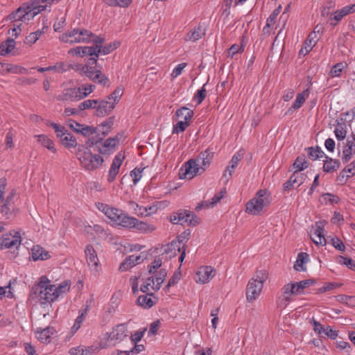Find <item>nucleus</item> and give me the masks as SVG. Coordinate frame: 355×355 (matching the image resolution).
Returning <instances> with one entry per match:
<instances>
[{
    "mask_svg": "<svg viewBox=\"0 0 355 355\" xmlns=\"http://www.w3.org/2000/svg\"><path fill=\"white\" fill-rule=\"evenodd\" d=\"M355 153V136L352 135L347 140V144L343 151L342 159L345 162H348Z\"/></svg>",
    "mask_w": 355,
    "mask_h": 355,
    "instance_id": "nucleus-27",
    "label": "nucleus"
},
{
    "mask_svg": "<svg viewBox=\"0 0 355 355\" xmlns=\"http://www.w3.org/2000/svg\"><path fill=\"white\" fill-rule=\"evenodd\" d=\"M54 333L52 327H48L44 329H37L35 331V337L38 340L43 343H48L51 340V336Z\"/></svg>",
    "mask_w": 355,
    "mask_h": 355,
    "instance_id": "nucleus-28",
    "label": "nucleus"
},
{
    "mask_svg": "<svg viewBox=\"0 0 355 355\" xmlns=\"http://www.w3.org/2000/svg\"><path fill=\"white\" fill-rule=\"evenodd\" d=\"M98 128H96L93 126L83 125L80 133L83 136L87 137L89 139L91 145H95L103 140V137L100 136L98 132Z\"/></svg>",
    "mask_w": 355,
    "mask_h": 355,
    "instance_id": "nucleus-19",
    "label": "nucleus"
},
{
    "mask_svg": "<svg viewBox=\"0 0 355 355\" xmlns=\"http://www.w3.org/2000/svg\"><path fill=\"white\" fill-rule=\"evenodd\" d=\"M21 242V236L19 232L15 230L10 231L1 236V248L17 250ZM11 257H15L17 254L13 251L11 252Z\"/></svg>",
    "mask_w": 355,
    "mask_h": 355,
    "instance_id": "nucleus-10",
    "label": "nucleus"
},
{
    "mask_svg": "<svg viewBox=\"0 0 355 355\" xmlns=\"http://www.w3.org/2000/svg\"><path fill=\"white\" fill-rule=\"evenodd\" d=\"M60 0H34L23 3L15 11L10 13L6 18V21L14 22L12 26L8 30V34L17 37L21 33V22H28L41 11L46 9L51 4Z\"/></svg>",
    "mask_w": 355,
    "mask_h": 355,
    "instance_id": "nucleus-1",
    "label": "nucleus"
},
{
    "mask_svg": "<svg viewBox=\"0 0 355 355\" xmlns=\"http://www.w3.org/2000/svg\"><path fill=\"white\" fill-rule=\"evenodd\" d=\"M182 243V240H178V241H172L171 243L168 244L165 248V252L169 253L171 252V254H170V257L175 256L177 254V252H180L181 248L184 247V245Z\"/></svg>",
    "mask_w": 355,
    "mask_h": 355,
    "instance_id": "nucleus-39",
    "label": "nucleus"
},
{
    "mask_svg": "<svg viewBox=\"0 0 355 355\" xmlns=\"http://www.w3.org/2000/svg\"><path fill=\"white\" fill-rule=\"evenodd\" d=\"M268 278V272L264 270H257L254 275L249 280L246 287V299L252 302L257 299L263 287V284Z\"/></svg>",
    "mask_w": 355,
    "mask_h": 355,
    "instance_id": "nucleus-3",
    "label": "nucleus"
},
{
    "mask_svg": "<svg viewBox=\"0 0 355 355\" xmlns=\"http://www.w3.org/2000/svg\"><path fill=\"white\" fill-rule=\"evenodd\" d=\"M104 1L109 6L127 8L131 4L132 0H104Z\"/></svg>",
    "mask_w": 355,
    "mask_h": 355,
    "instance_id": "nucleus-46",
    "label": "nucleus"
},
{
    "mask_svg": "<svg viewBox=\"0 0 355 355\" xmlns=\"http://www.w3.org/2000/svg\"><path fill=\"white\" fill-rule=\"evenodd\" d=\"M310 94L309 89H306L302 92L297 94L296 98L293 104L288 108L287 112L291 113L294 110H298L304 103L306 99L309 97Z\"/></svg>",
    "mask_w": 355,
    "mask_h": 355,
    "instance_id": "nucleus-29",
    "label": "nucleus"
},
{
    "mask_svg": "<svg viewBox=\"0 0 355 355\" xmlns=\"http://www.w3.org/2000/svg\"><path fill=\"white\" fill-rule=\"evenodd\" d=\"M282 296L279 297V306L286 307L291 300V295L293 294H297L294 283L284 285V286L282 289Z\"/></svg>",
    "mask_w": 355,
    "mask_h": 355,
    "instance_id": "nucleus-20",
    "label": "nucleus"
},
{
    "mask_svg": "<svg viewBox=\"0 0 355 355\" xmlns=\"http://www.w3.org/2000/svg\"><path fill=\"white\" fill-rule=\"evenodd\" d=\"M309 157L313 160H315L322 157L324 155V152L319 147H309L307 148Z\"/></svg>",
    "mask_w": 355,
    "mask_h": 355,
    "instance_id": "nucleus-48",
    "label": "nucleus"
},
{
    "mask_svg": "<svg viewBox=\"0 0 355 355\" xmlns=\"http://www.w3.org/2000/svg\"><path fill=\"white\" fill-rule=\"evenodd\" d=\"M334 133L338 140H344L347 135L345 125L344 123L338 124L335 128Z\"/></svg>",
    "mask_w": 355,
    "mask_h": 355,
    "instance_id": "nucleus-51",
    "label": "nucleus"
},
{
    "mask_svg": "<svg viewBox=\"0 0 355 355\" xmlns=\"http://www.w3.org/2000/svg\"><path fill=\"white\" fill-rule=\"evenodd\" d=\"M322 197L326 204L334 205L337 204L340 200L338 196L333 195L329 193L323 194Z\"/></svg>",
    "mask_w": 355,
    "mask_h": 355,
    "instance_id": "nucleus-63",
    "label": "nucleus"
},
{
    "mask_svg": "<svg viewBox=\"0 0 355 355\" xmlns=\"http://www.w3.org/2000/svg\"><path fill=\"white\" fill-rule=\"evenodd\" d=\"M326 159L324 161L323 170L326 173H333L336 171L339 166L340 162L338 160L330 158L324 155Z\"/></svg>",
    "mask_w": 355,
    "mask_h": 355,
    "instance_id": "nucleus-36",
    "label": "nucleus"
},
{
    "mask_svg": "<svg viewBox=\"0 0 355 355\" xmlns=\"http://www.w3.org/2000/svg\"><path fill=\"white\" fill-rule=\"evenodd\" d=\"M112 124L113 121L112 119H110L109 120L103 123L98 130L100 133V136L103 137V138L110 132Z\"/></svg>",
    "mask_w": 355,
    "mask_h": 355,
    "instance_id": "nucleus-54",
    "label": "nucleus"
},
{
    "mask_svg": "<svg viewBox=\"0 0 355 355\" xmlns=\"http://www.w3.org/2000/svg\"><path fill=\"white\" fill-rule=\"evenodd\" d=\"M94 115L96 116L103 117L110 114L114 109V103H112L108 99H96Z\"/></svg>",
    "mask_w": 355,
    "mask_h": 355,
    "instance_id": "nucleus-16",
    "label": "nucleus"
},
{
    "mask_svg": "<svg viewBox=\"0 0 355 355\" xmlns=\"http://www.w3.org/2000/svg\"><path fill=\"white\" fill-rule=\"evenodd\" d=\"M32 258L34 261L47 260L50 259L49 252L40 245H35L31 249Z\"/></svg>",
    "mask_w": 355,
    "mask_h": 355,
    "instance_id": "nucleus-30",
    "label": "nucleus"
},
{
    "mask_svg": "<svg viewBox=\"0 0 355 355\" xmlns=\"http://www.w3.org/2000/svg\"><path fill=\"white\" fill-rule=\"evenodd\" d=\"M120 44L121 42L119 41H114L113 42L105 45L103 47L101 46V53L103 55L109 54L117 49Z\"/></svg>",
    "mask_w": 355,
    "mask_h": 355,
    "instance_id": "nucleus-58",
    "label": "nucleus"
},
{
    "mask_svg": "<svg viewBox=\"0 0 355 355\" xmlns=\"http://www.w3.org/2000/svg\"><path fill=\"white\" fill-rule=\"evenodd\" d=\"M85 254L89 272L94 277L98 276L102 268L97 253L93 246L91 245H86Z\"/></svg>",
    "mask_w": 355,
    "mask_h": 355,
    "instance_id": "nucleus-9",
    "label": "nucleus"
},
{
    "mask_svg": "<svg viewBox=\"0 0 355 355\" xmlns=\"http://www.w3.org/2000/svg\"><path fill=\"white\" fill-rule=\"evenodd\" d=\"M244 50L243 44H233L232 45L227 51V56L230 58H233L236 53H241Z\"/></svg>",
    "mask_w": 355,
    "mask_h": 355,
    "instance_id": "nucleus-62",
    "label": "nucleus"
},
{
    "mask_svg": "<svg viewBox=\"0 0 355 355\" xmlns=\"http://www.w3.org/2000/svg\"><path fill=\"white\" fill-rule=\"evenodd\" d=\"M243 154L241 151L237 152L232 156L230 164L226 167L223 174L222 180L225 184H227L231 179L235 168L243 158Z\"/></svg>",
    "mask_w": 355,
    "mask_h": 355,
    "instance_id": "nucleus-14",
    "label": "nucleus"
},
{
    "mask_svg": "<svg viewBox=\"0 0 355 355\" xmlns=\"http://www.w3.org/2000/svg\"><path fill=\"white\" fill-rule=\"evenodd\" d=\"M206 34V28L204 25L199 24L193 27L186 35L184 40L189 42H196L202 38Z\"/></svg>",
    "mask_w": 355,
    "mask_h": 355,
    "instance_id": "nucleus-22",
    "label": "nucleus"
},
{
    "mask_svg": "<svg viewBox=\"0 0 355 355\" xmlns=\"http://www.w3.org/2000/svg\"><path fill=\"white\" fill-rule=\"evenodd\" d=\"M76 156L81 166L87 171H94L103 163V159L101 155L92 154L89 148L83 145L78 146Z\"/></svg>",
    "mask_w": 355,
    "mask_h": 355,
    "instance_id": "nucleus-4",
    "label": "nucleus"
},
{
    "mask_svg": "<svg viewBox=\"0 0 355 355\" xmlns=\"http://www.w3.org/2000/svg\"><path fill=\"white\" fill-rule=\"evenodd\" d=\"M215 274V270L211 266H201L196 272L195 280L198 284H205L209 282Z\"/></svg>",
    "mask_w": 355,
    "mask_h": 355,
    "instance_id": "nucleus-13",
    "label": "nucleus"
},
{
    "mask_svg": "<svg viewBox=\"0 0 355 355\" xmlns=\"http://www.w3.org/2000/svg\"><path fill=\"white\" fill-rule=\"evenodd\" d=\"M212 159V153L208 149L201 152L196 159H193L201 169V172H204L210 165Z\"/></svg>",
    "mask_w": 355,
    "mask_h": 355,
    "instance_id": "nucleus-25",
    "label": "nucleus"
},
{
    "mask_svg": "<svg viewBox=\"0 0 355 355\" xmlns=\"http://www.w3.org/2000/svg\"><path fill=\"white\" fill-rule=\"evenodd\" d=\"M56 98L60 101H76L74 88L69 87L64 89Z\"/></svg>",
    "mask_w": 355,
    "mask_h": 355,
    "instance_id": "nucleus-37",
    "label": "nucleus"
},
{
    "mask_svg": "<svg viewBox=\"0 0 355 355\" xmlns=\"http://www.w3.org/2000/svg\"><path fill=\"white\" fill-rule=\"evenodd\" d=\"M116 137H110L107 139L103 144V148L101 149V153H106L110 149H113L116 146Z\"/></svg>",
    "mask_w": 355,
    "mask_h": 355,
    "instance_id": "nucleus-50",
    "label": "nucleus"
},
{
    "mask_svg": "<svg viewBox=\"0 0 355 355\" xmlns=\"http://www.w3.org/2000/svg\"><path fill=\"white\" fill-rule=\"evenodd\" d=\"M97 208L105 214L115 225L124 227L123 221H126L125 218L129 216L125 214L121 209L110 207L108 205L98 202L96 205Z\"/></svg>",
    "mask_w": 355,
    "mask_h": 355,
    "instance_id": "nucleus-8",
    "label": "nucleus"
},
{
    "mask_svg": "<svg viewBox=\"0 0 355 355\" xmlns=\"http://www.w3.org/2000/svg\"><path fill=\"white\" fill-rule=\"evenodd\" d=\"M193 214L189 211H184L181 212L174 213L170 216V221L173 224L184 225V223H192Z\"/></svg>",
    "mask_w": 355,
    "mask_h": 355,
    "instance_id": "nucleus-23",
    "label": "nucleus"
},
{
    "mask_svg": "<svg viewBox=\"0 0 355 355\" xmlns=\"http://www.w3.org/2000/svg\"><path fill=\"white\" fill-rule=\"evenodd\" d=\"M37 141L44 148L51 151L53 153H56L57 150L55 147L53 141L46 135H36L34 136Z\"/></svg>",
    "mask_w": 355,
    "mask_h": 355,
    "instance_id": "nucleus-33",
    "label": "nucleus"
},
{
    "mask_svg": "<svg viewBox=\"0 0 355 355\" xmlns=\"http://www.w3.org/2000/svg\"><path fill=\"white\" fill-rule=\"evenodd\" d=\"M15 46V42L13 38H8L4 44L1 43V55L9 54Z\"/></svg>",
    "mask_w": 355,
    "mask_h": 355,
    "instance_id": "nucleus-43",
    "label": "nucleus"
},
{
    "mask_svg": "<svg viewBox=\"0 0 355 355\" xmlns=\"http://www.w3.org/2000/svg\"><path fill=\"white\" fill-rule=\"evenodd\" d=\"M81 75H85L89 78L91 80H93L103 86H110L109 78L102 72L100 69H96V65L89 63V64H85L81 66L79 69Z\"/></svg>",
    "mask_w": 355,
    "mask_h": 355,
    "instance_id": "nucleus-7",
    "label": "nucleus"
},
{
    "mask_svg": "<svg viewBox=\"0 0 355 355\" xmlns=\"http://www.w3.org/2000/svg\"><path fill=\"white\" fill-rule=\"evenodd\" d=\"M85 55H89L90 61L92 64L97 65V58L101 53V46L99 45H94L91 46H85Z\"/></svg>",
    "mask_w": 355,
    "mask_h": 355,
    "instance_id": "nucleus-32",
    "label": "nucleus"
},
{
    "mask_svg": "<svg viewBox=\"0 0 355 355\" xmlns=\"http://www.w3.org/2000/svg\"><path fill=\"white\" fill-rule=\"evenodd\" d=\"M69 288L70 284L68 282H63L56 286L51 284V281L46 276H42L38 283L33 287L31 297L41 304H51L60 295L69 291Z\"/></svg>",
    "mask_w": 355,
    "mask_h": 355,
    "instance_id": "nucleus-2",
    "label": "nucleus"
},
{
    "mask_svg": "<svg viewBox=\"0 0 355 355\" xmlns=\"http://www.w3.org/2000/svg\"><path fill=\"white\" fill-rule=\"evenodd\" d=\"M201 169L199 167V164L193 159H191L185 164V171L183 173V178L185 179H192L198 173H202Z\"/></svg>",
    "mask_w": 355,
    "mask_h": 355,
    "instance_id": "nucleus-21",
    "label": "nucleus"
},
{
    "mask_svg": "<svg viewBox=\"0 0 355 355\" xmlns=\"http://www.w3.org/2000/svg\"><path fill=\"white\" fill-rule=\"evenodd\" d=\"M97 101L96 99H87L79 104V110L84 111L85 110H94L95 111V107Z\"/></svg>",
    "mask_w": 355,
    "mask_h": 355,
    "instance_id": "nucleus-55",
    "label": "nucleus"
},
{
    "mask_svg": "<svg viewBox=\"0 0 355 355\" xmlns=\"http://www.w3.org/2000/svg\"><path fill=\"white\" fill-rule=\"evenodd\" d=\"M176 115L182 119V121H189L193 116V112L186 107H182L176 111Z\"/></svg>",
    "mask_w": 355,
    "mask_h": 355,
    "instance_id": "nucleus-42",
    "label": "nucleus"
},
{
    "mask_svg": "<svg viewBox=\"0 0 355 355\" xmlns=\"http://www.w3.org/2000/svg\"><path fill=\"white\" fill-rule=\"evenodd\" d=\"M355 12V3L344 6L331 14L329 22L331 26H335L345 16Z\"/></svg>",
    "mask_w": 355,
    "mask_h": 355,
    "instance_id": "nucleus-15",
    "label": "nucleus"
},
{
    "mask_svg": "<svg viewBox=\"0 0 355 355\" xmlns=\"http://www.w3.org/2000/svg\"><path fill=\"white\" fill-rule=\"evenodd\" d=\"M226 194V189H223L219 193H216L211 200H206L202 202L201 204L198 205L196 209L197 211L200 210L202 208H210L214 207L218 202L220 201L222 198H224Z\"/></svg>",
    "mask_w": 355,
    "mask_h": 355,
    "instance_id": "nucleus-26",
    "label": "nucleus"
},
{
    "mask_svg": "<svg viewBox=\"0 0 355 355\" xmlns=\"http://www.w3.org/2000/svg\"><path fill=\"white\" fill-rule=\"evenodd\" d=\"M15 196L16 191L15 189H12L7 196L3 205H1V215H6L7 219H10L14 216Z\"/></svg>",
    "mask_w": 355,
    "mask_h": 355,
    "instance_id": "nucleus-17",
    "label": "nucleus"
},
{
    "mask_svg": "<svg viewBox=\"0 0 355 355\" xmlns=\"http://www.w3.org/2000/svg\"><path fill=\"white\" fill-rule=\"evenodd\" d=\"M125 158V155L123 153L119 152L118 153L111 164L110 168L108 172L107 175V181L108 182H112L116 176V175L119 173V168L122 164V162Z\"/></svg>",
    "mask_w": 355,
    "mask_h": 355,
    "instance_id": "nucleus-18",
    "label": "nucleus"
},
{
    "mask_svg": "<svg viewBox=\"0 0 355 355\" xmlns=\"http://www.w3.org/2000/svg\"><path fill=\"white\" fill-rule=\"evenodd\" d=\"M166 277V271L164 269H161L159 272V276L156 277L155 279V286L154 287V291H158L162 284L164 282L165 278Z\"/></svg>",
    "mask_w": 355,
    "mask_h": 355,
    "instance_id": "nucleus-61",
    "label": "nucleus"
},
{
    "mask_svg": "<svg viewBox=\"0 0 355 355\" xmlns=\"http://www.w3.org/2000/svg\"><path fill=\"white\" fill-rule=\"evenodd\" d=\"M15 283V279L10 280L8 286H1V297H6L8 298H12L14 297L13 288L12 284Z\"/></svg>",
    "mask_w": 355,
    "mask_h": 355,
    "instance_id": "nucleus-53",
    "label": "nucleus"
},
{
    "mask_svg": "<svg viewBox=\"0 0 355 355\" xmlns=\"http://www.w3.org/2000/svg\"><path fill=\"white\" fill-rule=\"evenodd\" d=\"M305 175L298 171H295L284 184V187L285 190H289L291 188L299 187L302 184L305 180Z\"/></svg>",
    "mask_w": 355,
    "mask_h": 355,
    "instance_id": "nucleus-24",
    "label": "nucleus"
},
{
    "mask_svg": "<svg viewBox=\"0 0 355 355\" xmlns=\"http://www.w3.org/2000/svg\"><path fill=\"white\" fill-rule=\"evenodd\" d=\"M270 194L266 190H260L255 197L246 204L245 211L251 215H258L264 207L270 204Z\"/></svg>",
    "mask_w": 355,
    "mask_h": 355,
    "instance_id": "nucleus-5",
    "label": "nucleus"
},
{
    "mask_svg": "<svg viewBox=\"0 0 355 355\" xmlns=\"http://www.w3.org/2000/svg\"><path fill=\"white\" fill-rule=\"evenodd\" d=\"M87 313V310L83 311L76 319L75 322L71 327L70 331V337L72 336L80 327L82 322L85 320V315Z\"/></svg>",
    "mask_w": 355,
    "mask_h": 355,
    "instance_id": "nucleus-47",
    "label": "nucleus"
},
{
    "mask_svg": "<svg viewBox=\"0 0 355 355\" xmlns=\"http://www.w3.org/2000/svg\"><path fill=\"white\" fill-rule=\"evenodd\" d=\"M91 36L92 37V33L87 30L74 28L61 35L59 39L64 43H89Z\"/></svg>",
    "mask_w": 355,
    "mask_h": 355,
    "instance_id": "nucleus-6",
    "label": "nucleus"
},
{
    "mask_svg": "<svg viewBox=\"0 0 355 355\" xmlns=\"http://www.w3.org/2000/svg\"><path fill=\"white\" fill-rule=\"evenodd\" d=\"M62 144L67 148L77 146V141L75 137L68 132L62 139H60Z\"/></svg>",
    "mask_w": 355,
    "mask_h": 355,
    "instance_id": "nucleus-40",
    "label": "nucleus"
},
{
    "mask_svg": "<svg viewBox=\"0 0 355 355\" xmlns=\"http://www.w3.org/2000/svg\"><path fill=\"white\" fill-rule=\"evenodd\" d=\"M42 33L43 32L40 30L30 33L26 37L25 43L29 45L33 44L39 40Z\"/></svg>",
    "mask_w": 355,
    "mask_h": 355,
    "instance_id": "nucleus-57",
    "label": "nucleus"
},
{
    "mask_svg": "<svg viewBox=\"0 0 355 355\" xmlns=\"http://www.w3.org/2000/svg\"><path fill=\"white\" fill-rule=\"evenodd\" d=\"M318 41V38L315 34V28H314L313 31L308 35L307 39L304 43V46H305L306 49L312 50L313 47L316 45Z\"/></svg>",
    "mask_w": 355,
    "mask_h": 355,
    "instance_id": "nucleus-44",
    "label": "nucleus"
},
{
    "mask_svg": "<svg viewBox=\"0 0 355 355\" xmlns=\"http://www.w3.org/2000/svg\"><path fill=\"white\" fill-rule=\"evenodd\" d=\"M324 230L322 227L317 225L313 234L311 235V240L317 245L324 246L326 245V239L324 235Z\"/></svg>",
    "mask_w": 355,
    "mask_h": 355,
    "instance_id": "nucleus-31",
    "label": "nucleus"
},
{
    "mask_svg": "<svg viewBox=\"0 0 355 355\" xmlns=\"http://www.w3.org/2000/svg\"><path fill=\"white\" fill-rule=\"evenodd\" d=\"M123 87L121 86H119L116 87L112 94H110L107 96V99L111 101L112 103H114V106L115 107L116 105L119 103V100L121 99V96L123 94Z\"/></svg>",
    "mask_w": 355,
    "mask_h": 355,
    "instance_id": "nucleus-41",
    "label": "nucleus"
},
{
    "mask_svg": "<svg viewBox=\"0 0 355 355\" xmlns=\"http://www.w3.org/2000/svg\"><path fill=\"white\" fill-rule=\"evenodd\" d=\"M314 283L313 279H305L303 281H300L299 282L295 283L294 286H295V291L297 294H300L302 293V291Z\"/></svg>",
    "mask_w": 355,
    "mask_h": 355,
    "instance_id": "nucleus-52",
    "label": "nucleus"
},
{
    "mask_svg": "<svg viewBox=\"0 0 355 355\" xmlns=\"http://www.w3.org/2000/svg\"><path fill=\"white\" fill-rule=\"evenodd\" d=\"M279 15V10H275L268 17V18L266 20V26L263 27V32H268V28L275 24L276 18L277 15Z\"/></svg>",
    "mask_w": 355,
    "mask_h": 355,
    "instance_id": "nucleus-59",
    "label": "nucleus"
},
{
    "mask_svg": "<svg viewBox=\"0 0 355 355\" xmlns=\"http://www.w3.org/2000/svg\"><path fill=\"white\" fill-rule=\"evenodd\" d=\"M338 262L342 265L346 266L351 270H355V261L350 258L340 256Z\"/></svg>",
    "mask_w": 355,
    "mask_h": 355,
    "instance_id": "nucleus-64",
    "label": "nucleus"
},
{
    "mask_svg": "<svg viewBox=\"0 0 355 355\" xmlns=\"http://www.w3.org/2000/svg\"><path fill=\"white\" fill-rule=\"evenodd\" d=\"M4 72L23 74L27 73L28 70L26 68L18 65L1 62V74Z\"/></svg>",
    "mask_w": 355,
    "mask_h": 355,
    "instance_id": "nucleus-34",
    "label": "nucleus"
},
{
    "mask_svg": "<svg viewBox=\"0 0 355 355\" xmlns=\"http://www.w3.org/2000/svg\"><path fill=\"white\" fill-rule=\"evenodd\" d=\"M125 220L126 221H123L125 228L135 229L141 233H150L156 229L153 225L139 221L136 218L130 216L128 218H125Z\"/></svg>",
    "mask_w": 355,
    "mask_h": 355,
    "instance_id": "nucleus-11",
    "label": "nucleus"
},
{
    "mask_svg": "<svg viewBox=\"0 0 355 355\" xmlns=\"http://www.w3.org/2000/svg\"><path fill=\"white\" fill-rule=\"evenodd\" d=\"M107 340L114 345L121 342L128 336V327L125 324H120L113 328L112 331L106 334Z\"/></svg>",
    "mask_w": 355,
    "mask_h": 355,
    "instance_id": "nucleus-12",
    "label": "nucleus"
},
{
    "mask_svg": "<svg viewBox=\"0 0 355 355\" xmlns=\"http://www.w3.org/2000/svg\"><path fill=\"white\" fill-rule=\"evenodd\" d=\"M309 164L304 156H299L295 159L293 167L296 169L295 171H300L306 169L308 167Z\"/></svg>",
    "mask_w": 355,
    "mask_h": 355,
    "instance_id": "nucleus-45",
    "label": "nucleus"
},
{
    "mask_svg": "<svg viewBox=\"0 0 355 355\" xmlns=\"http://www.w3.org/2000/svg\"><path fill=\"white\" fill-rule=\"evenodd\" d=\"M50 125L54 129L57 137L60 139H62L67 133H68V130L65 128V127L61 125L53 122L50 123Z\"/></svg>",
    "mask_w": 355,
    "mask_h": 355,
    "instance_id": "nucleus-56",
    "label": "nucleus"
},
{
    "mask_svg": "<svg viewBox=\"0 0 355 355\" xmlns=\"http://www.w3.org/2000/svg\"><path fill=\"white\" fill-rule=\"evenodd\" d=\"M156 303L155 298L152 294L140 295L137 299L139 306L144 309H150Z\"/></svg>",
    "mask_w": 355,
    "mask_h": 355,
    "instance_id": "nucleus-35",
    "label": "nucleus"
},
{
    "mask_svg": "<svg viewBox=\"0 0 355 355\" xmlns=\"http://www.w3.org/2000/svg\"><path fill=\"white\" fill-rule=\"evenodd\" d=\"M134 266V260L132 255L126 258L119 266V270L121 272L126 271Z\"/></svg>",
    "mask_w": 355,
    "mask_h": 355,
    "instance_id": "nucleus-60",
    "label": "nucleus"
},
{
    "mask_svg": "<svg viewBox=\"0 0 355 355\" xmlns=\"http://www.w3.org/2000/svg\"><path fill=\"white\" fill-rule=\"evenodd\" d=\"M345 67L346 64L345 62H338L334 64L330 71V76L331 78L340 77Z\"/></svg>",
    "mask_w": 355,
    "mask_h": 355,
    "instance_id": "nucleus-49",
    "label": "nucleus"
},
{
    "mask_svg": "<svg viewBox=\"0 0 355 355\" xmlns=\"http://www.w3.org/2000/svg\"><path fill=\"white\" fill-rule=\"evenodd\" d=\"M309 260V255L306 253L300 252L298 254L297 260L294 264V268L297 271H305V264Z\"/></svg>",
    "mask_w": 355,
    "mask_h": 355,
    "instance_id": "nucleus-38",
    "label": "nucleus"
}]
</instances>
